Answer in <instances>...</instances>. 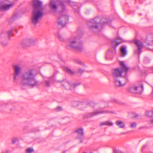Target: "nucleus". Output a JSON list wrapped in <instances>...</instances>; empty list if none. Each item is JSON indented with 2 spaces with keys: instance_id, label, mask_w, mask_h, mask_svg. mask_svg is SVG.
Instances as JSON below:
<instances>
[{
  "instance_id": "f257e3e1",
  "label": "nucleus",
  "mask_w": 153,
  "mask_h": 153,
  "mask_svg": "<svg viewBox=\"0 0 153 153\" xmlns=\"http://www.w3.org/2000/svg\"><path fill=\"white\" fill-rule=\"evenodd\" d=\"M60 5L62 10L60 12L61 15L59 17L58 23L62 27H64L68 22L69 20L68 16L65 13V7L64 3L60 0H51L49 6L53 12H56L57 9V6Z\"/></svg>"
},
{
  "instance_id": "f03ea898",
  "label": "nucleus",
  "mask_w": 153,
  "mask_h": 153,
  "mask_svg": "<svg viewBox=\"0 0 153 153\" xmlns=\"http://www.w3.org/2000/svg\"><path fill=\"white\" fill-rule=\"evenodd\" d=\"M36 76L33 69L27 70L22 74L21 84L23 85H29L32 87L38 86L39 83L35 78Z\"/></svg>"
},
{
  "instance_id": "7ed1b4c3",
  "label": "nucleus",
  "mask_w": 153,
  "mask_h": 153,
  "mask_svg": "<svg viewBox=\"0 0 153 153\" xmlns=\"http://www.w3.org/2000/svg\"><path fill=\"white\" fill-rule=\"evenodd\" d=\"M128 42L129 43H133L137 45V50L136 51L139 54H140L141 52V50L143 47V44L140 41L137 39H133L132 40H126L123 39H112L111 40L112 47L113 48L114 50V53H115V47L118 46L124 42Z\"/></svg>"
},
{
  "instance_id": "20e7f679",
  "label": "nucleus",
  "mask_w": 153,
  "mask_h": 153,
  "mask_svg": "<svg viewBox=\"0 0 153 153\" xmlns=\"http://www.w3.org/2000/svg\"><path fill=\"white\" fill-rule=\"evenodd\" d=\"M100 17H97L88 22L87 25L89 29L93 31L97 32L100 31L102 28V25L101 23L103 21L102 19L100 22Z\"/></svg>"
},
{
  "instance_id": "39448f33",
  "label": "nucleus",
  "mask_w": 153,
  "mask_h": 153,
  "mask_svg": "<svg viewBox=\"0 0 153 153\" xmlns=\"http://www.w3.org/2000/svg\"><path fill=\"white\" fill-rule=\"evenodd\" d=\"M120 65L122 68V70L117 68L112 70V73L113 78L121 77L123 72H125V74H126L127 73L129 69V68L126 66L123 61H120Z\"/></svg>"
},
{
  "instance_id": "423d86ee",
  "label": "nucleus",
  "mask_w": 153,
  "mask_h": 153,
  "mask_svg": "<svg viewBox=\"0 0 153 153\" xmlns=\"http://www.w3.org/2000/svg\"><path fill=\"white\" fill-rule=\"evenodd\" d=\"M69 42L67 45L75 50L80 51L82 50V42L81 41L80 39H69Z\"/></svg>"
},
{
  "instance_id": "0eeeda50",
  "label": "nucleus",
  "mask_w": 153,
  "mask_h": 153,
  "mask_svg": "<svg viewBox=\"0 0 153 153\" xmlns=\"http://www.w3.org/2000/svg\"><path fill=\"white\" fill-rule=\"evenodd\" d=\"M43 12L40 10L34 9L32 12V15L31 19V23L34 25L37 24L43 15Z\"/></svg>"
},
{
  "instance_id": "6e6552de",
  "label": "nucleus",
  "mask_w": 153,
  "mask_h": 153,
  "mask_svg": "<svg viewBox=\"0 0 153 153\" xmlns=\"http://www.w3.org/2000/svg\"><path fill=\"white\" fill-rule=\"evenodd\" d=\"M57 82L61 83L65 88L68 90L72 89L80 84V83H71L67 80H64L63 81H57Z\"/></svg>"
},
{
  "instance_id": "1a4fd4ad",
  "label": "nucleus",
  "mask_w": 153,
  "mask_h": 153,
  "mask_svg": "<svg viewBox=\"0 0 153 153\" xmlns=\"http://www.w3.org/2000/svg\"><path fill=\"white\" fill-rule=\"evenodd\" d=\"M14 70L13 80L15 82L19 79V75L22 72V67L19 64H16L13 66Z\"/></svg>"
},
{
  "instance_id": "9d476101",
  "label": "nucleus",
  "mask_w": 153,
  "mask_h": 153,
  "mask_svg": "<svg viewBox=\"0 0 153 153\" xmlns=\"http://www.w3.org/2000/svg\"><path fill=\"white\" fill-rule=\"evenodd\" d=\"M129 90L133 93L140 94L142 92L143 86L142 85L139 86H133L129 88Z\"/></svg>"
},
{
  "instance_id": "9b49d317",
  "label": "nucleus",
  "mask_w": 153,
  "mask_h": 153,
  "mask_svg": "<svg viewBox=\"0 0 153 153\" xmlns=\"http://www.w3.org/2000/svg\"><path fill=\"white\" fill-rule=\"evenodd\" d=\"M113 112H114L112 111H103L100 110H98L93 112L88 113L87 115V117H91L100 114L112 113Z\"/></svg>"
},
{
  "instance_id": "f8f14e48",
  "label": "nucleus",
  "mask_w": 153,
  "mask_h": 153,
  "mask_svg": "<svg viewBox=\"0 0 153 153\" xmlns=\"http://www.w3.org/2000/svg\"><path fill=\"white\" fill-rule=\"evenodd\" d=\"M120 77L113 78L114 81L115 85L117 86H122L125 85L127 82V79L126 77L123 78V80H121L119 79Z\"/></svg>"
},
{
  "instance_id": "ddd939ff",
  "label": "nucleus",
  "mask_w": 153,
  "mask_h": 153,
  "mask_svg": "<svg viewBox=\"0 0 153 153\" xmlns=\"http://www.w3.org/2000/svg\"><path fill=\"white\" fill-rule=\"evenodd\" d=\"M42 2L39 0H33V6L35 9L39 10L42 8Z\"/></svg>"
},
{
  "instance_id": "4468645a",
  "label": "nucleus",
  "mask_w": 153,
  "mask_h": 153,
  "mask_svg": "<svg viewBox=\"0 0 153 153\" xmlns=\"http://www.w3.org/2000/svg\"><path fill=\"white\" fill-rule=\"evenodd\" d=\"M13 6V4H7L0 2V11L7 10L12 7Z\"/></svg>"
},
{
  "instance_id": "2eb2a0df",
  "label": "nucleus",
  "mask_w": 153,
  "mask_h": 153,
  "mask_svg": "<svg viewBox=\"0 0 153 153\" xmlns=\"http://www.w3.org/2000/svg\"><path fill=\"white\" fill-rule=\"evenodd\" d=\"M12 106V104L10 103H3L1 104L0 105V109L1 110H3L4 109L9 108L11 110H12L11 108Z\"/></svg>"
},
{
  "instance_id": "dca6fc26",
  "label": "nucleus",
  "mask_w": 153,
  "mask_h": 153,
  "mask_svg": "<svg viewBox=\"0 0 153 153\" xmlns=\"http://www.w3.org/2000/svg\"><path fill=\"white\" fill-rule=\"evenodd\" d=\"M113 124L114 123L108 120L101 122L100 124V126H113Z\"/></svg>"
},
{
  "instance_id": "f3484780",
  "label": "nucleus",
  "mask_w": 153,
  "mask_h": 153,
  "mask_svg": "<svg viewBox=\"0 0 153 153\" xmlns=\"http://www.w3.org/2000/svg\"><path fill=\"white\" fill-rule=\"evenodd\" d=\"M116 125L120 128H123L125 126L124 123L120 120H118L116 122Z\"/></svg>"
},
{
  "instance_id": "a211bd4d",
  "label": "nucleus",
  "mask_w": 153,
  "mask_h": 153,
  "mask_svg": "<svg viewBox=\"0 0 153 153\" xmlns=\"http://www.w3.org/2000/svg\"><path fill=\"white\" fill-rule=\"evenodd\" d=\"M67 3L71 6L73 7L74 9L75 10L76 8H77L78 9L79 8V7L77 6V4L76 2H71L69 1H67Z\"/></svg>"
},
{
  "instance_id": "6ab92c4d",
  "label": "nucleus",
  "mask_w": 153,
  "mask_h": 153,
  "mask_svg": "<svg viewBox=\"0 0 153 153\" xmlns=\"http://www.w3.org/2000/svg\"><path fill=\"white\" fill-rule=\"evenodd\" d=\"M126 46H122L120 49V51L122 55V56H125L127 54V52L126 51Z\"/></svg>"
},
{
  "instance_id": "aec40b11",
  "label": "nucleus",
  "mask_w": 153,
  "mask_h": 153,
  "mask_svg": "<svg viewBox=\"0 0 153 153\" xmlns=\"http://www.w3.org/2000/svg\"><path fill=\"white\" fill-rule=\"evenodd\" d=\"M0 42L4 46H7L9 43L7 39H0Z\"/></svg>"
},
{
  "instance_id": "412c9836",
  "label": "nucleus",
  "mask_w": 153,
  "mask_h": 153,
  "mask_svg": "<svg viewBox=\"0 0 153 153\" xmlns=\"http://www.w3.org/2000/svg\"><path fill=\"white\" fill-rule=\"evenodd\" d=\"M28 40H27V41H28V43H27L26 45L30 46L34 44L35 41L34 40V39H27ZM24 45H25L26 44H23Z\"/></svg>"
},
{
  "instance_id": "4be33fe9",
  "label": "nucleus",
  "mask_w": 153,
  "mask_h": 153,
  "mask_svg": "<svg viewBox=\"0 0 153 153\" xmlns=\"http://www.w3.org/2000/svg\"><path fill=\"white\" fill-rule=\"evenodd\" d=\"M63 69L66 72L69 74L71 75H73L74 74V71H72L70 69L67 67H64Z\"/></svg>"
},
{
  "instance_id": "5701e85b",
  "label": "nucleus",
  "mask_w": 153,
  "mask_h": 153,
  "mask_svg": "<svg viewBox=\"0 0 153 153\" xmlns=\"http://www.w3.org/2000/svg\"><path fill=\"white\" fill-rule=\"evenodd\" d=\"M54 77L53 76L51 77L48 80H46L45 82V85L47 86H50V82H52V79H54Z\"/></svg>"
},
{
  "instance_id": "b1692460",
  "label": "nucleus",
  "mask_w": 153,
  "mask_h": 153,
  "mask_svg": "<svg viewBox=\"0 0 153 153\" xmlns=\"http://www.w3.org/2000/svg\"><path fill=\"white\" fill-rule=\"evenodd\" d=\"M77 132L78 134L82 136L83 134V129L82 128H80L78 129L76 131Z\"/></svg>"
},
{
  "instance_id": "393cba45",
  "label": "nucleus",
  "mask_w": 153,
  "mask_h": 153,
  "mask_svg": "<svg viewBox=\"0 0 153 153\" xmlns=\"http://www.w3.org/2000/svg\"><path fill=\"white\" fill-rule=\"evenodd\" d=\"M137 124L135 122H131V123L129 127L131 128H135L136 127Z\"/></svg>"
},
{
  "instance_id": "a878e982",
  "label": "nucleus",
  "mask_w": 153,
  "mask_h": 153,
  "mask_svg": "<svg viewBox=\"0 0 153 153\" xmlns=\"http://www.w3.org/2000/svg\"><path fill=\"white\" fill-rule=\"evenodd\" d=\"M146 114L150 117H153V111H147L146 112Z\"/></svg>"
},
{
  "instance_id": "bb28decb",
  "label": "nucleus",
  "mask_w": 153,
  "mask_h": 153,
  "mask_svg": "<svg viewBox=\"0 0 153 153\" xmlns=\"http://www.w3.org/2000/svg\"><path fill=\"white\" fill-rule=\"evenodd\" d=\"M34 150L33 149L29 148L26 150V152L27 153H31Z\"/></svg>"
},
{
  "instance_id": "cd10ccee",
  "label": "nucleus",
  "mask_w": 153,
  "mask_h": 153,
  "mask_svg": "<svg viewBox=\"0 0 153 153\" xmlns=\"http://www.w3.org/2000/svg\"><path fill=\"white\" fill-rule=\"evenodd\" d=\"M13 30L12 29L9 30L7 32V34L9 36H11L13 35Z\"/></svg>"
},
{
  "instance_id": "c85d7f7f",
  "label": "nucleus",
  "mask_w": 153,
  "mask_h": 153,
  "mask_svg": "<svg viewBox=\"0 0 153 153\" xmlns=\"http://www.w3.org/2000/svg\"><path fill=\"white\" fill-rule=\"evenodd\" d=\"M18 139L16 137H14L12 139V142L13 143H15L18 141Z\"/></svg>"
},
{
  "instance_id": "c756f323",
  "label": "nucleus",
  "mask_w": 153,
  "mask_h": 153,
  "mask_svg": "<svg viewBox=\"0 0 153 153\" xmlns=\"http://www.w3.org/2000/svg\"><path fill=\"white\" fill-rule=\"evenodd\" d=\"M83 33L82 31H80L79 32V34L77 37H76V38H77L81 37H82V36L83 35Z\"/></svg>"
},
{
  "instance_id": "7c9ffc66",
  "label": "nucleus",
  "mask_w": 153,
  "mask_h": 153,
  "mask_svg": "<svg viewBox=\"0 0 153 153\" xmlns=\"http://www.w3.org/2000/svg\"><path fill=\"white\" fill-rule=\"evenodd\" d=\"M76 62L77 63L81 65H83L84 64L81 61L79 60H77L76 61Z\"/></svg>"
},
{
  "instance_id": "2f4dec72",
  "label": "nucleus",
  "mask_w": 153,
  "mask_h": 153,
  "mask_svg": "<svg viewBox=\"0 0 153 153\" xmlns=\"http://www.w3.org/2000/svg\"><path fill=\"white\" fill-rule=\"evenodd\" d=\"M84 71L82 70H81V69H79V72L81 73L83 72Z\"/></svg>"
},
{
  "instance_id": "473e14b6",
  "label": "nucleus",
  "mask_w": 153,
  "mask_h": 153,
  "mask_svg": "<svg viewBox=\"0 0 153 153\" xmlns=\"http://www.w3.org/2000/svg\"><path fill=\"white\" fill-rule=\"evenodd\" d=\"M61 109V108L60 107H58L56 108V110L58 111H59Z\"/></svg>"
},
{
  "instance_id": "72a5a7b5",
  "label": "nucleus",
  "mask_w": 153,
  "mask_h": 153,
  "mask_svg": "<svg viewBox=\"0 0 153 153\" xmlns=\"http://www.w3.org/2000/svg\"><path fill=\"white\" fill-rule=\"evenodd\" d=\"M146 147V146H143L142 148V151L143 152V150L144 149H145V147Z\"/></svg>"
},
{
  "instance_id": "f704fd0d",
  "label": "nucleus",
  "mask_w": 153,
  "mask_h": 153,
  "mask_svg": "<svg viewBox=\"0 0 153 153\" xmlns=\"http://www.w3.org/2000/svg\"><path fill=\"white\" fill-rule=\"evenodd\" d=\"M107 23H108L107 21L104 22V24H107Z\"/></svg>"
},
{
  "instance_id": "c9c22d12",
  "label": "nucleus",
  "mask_w": 153,
  "mask_h": 153,
  "mask_svg": "<svg viewBox=\"0 0 153 153\" xmlns=\"http://www.w3.org/2000/svg\"><path fill=\"white\" fill-rule=\"evenodd\" d=\"M151 123L153 124V119H152L151 121Z\"/></svg>"
},
{
  "instance_id": "e433bc0d",
  "label": "nucleus",
  "mask_w": 153,
  "mask_h": 153,
  "mask_svg": "<svg viewBox=\"0 0 153 153\" xmlns=\"http://www.w3.org/2000/svg\"><path fill=\"white\" fill-rule=\"evenodd\" d=\"M106 58L107 59H109V58L107 56H106Z\"/></svg>"
},
{
  "instance_id": "4c0bfd02",
  "label": "nucleus",
  "mask_w": 153,
  "mask_h": 153,
  "mask_svg": "<svg viewBox=\"0 0 153 153\" xmlns=\"http://www.w3.org/2000/svg\"><path fill=\"white\" fill-rule=\"evenodd\" d=\"M115 102H117V100H115Z\"/></svg>"
},
{
  "instance_id": "58836bf2",
  "label": "nucleus",
  "mask_w": 153,
  "mask_h": 153,
  "mask_svg": "<svg viewBox=\"0 0 153 153\" xmlns=\"http://www.w3.org/2000/svg\"><path fill=\"white\" fill-rule=\"evenodd\" d=\"M152 94H153V90H152Z\"/></svg>"
},
{
  "instance_id": "ea45409f",
  "label": "nucleus",
  "mask_w": 153,
  "mask_h": 153,
  "mask_svg": "<svg viewBox=\"0 0 153 153\" xmlns=\"http://www.w3.org/2000/svg\"><path fill=\"white\" fill-rule=\"evenodd\" d=\"M152 69L153 70V68H152Z\"/></svg>"
},
{
  "instance_id": "a19ab883",
  "label": "nucleus",
  "mask_w": 153,
  "mask_h": 153,
  "mask_svg": "<svg viewBox=\"0 0 153 153\" xmlns=\"http://www.w3.org/2000/svg\"><path fill=\"white\" fill-rule=\"evenodd\" d=\"M76 106V105H74V106Z\"/></svg>"
},
{
  "instance_id": "79ce46f5",
  "label": "nucleus",
  "mask_w": 153,
  "mask_h": 153,
  "mask_svg": "<svg viewBox=\"0 0 153 153\" xmlns=\"http://www.w3.org/2000/svg\"><path fill=\"white\" fill-rule=\"evenodd\" d=\"M118 38L120 39V37H119V38Z\"/></svg>"
},
{
  "instance_id": "37998d69",
  "label": "nucleus",
  "mask_w": 153,
  "mask_h": 153,
  "mask_svg": "<svg viewBox=\"0 0 153 153\" xmlns=\"http://www.w3.org/2000/svg\"><path fill=\"white\" fill-rule=\"evenodd\" d=\"M75 103H77V102H75Z\"/></svg>"
}]
</instances>
